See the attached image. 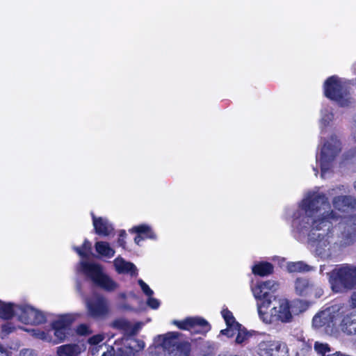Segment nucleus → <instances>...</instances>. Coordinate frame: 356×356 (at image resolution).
Wrapping results in <instances>:
<instances>
[{"mask_svg":"<svg viewBox=\"0 0 356 356\" xmlns=\"http://www.w3.org/2000/svg\"><path fill=\"white\" fill-rule=\"evenodd\" d=\"M331 208L323 193L307 192L293 213L292 227L298 237H308V243L316 254L323 259L339 255L343 250L356 245V215L343 218Z\"/></svg>","mask_w":356,"mask_h":356,"instance_id":"obj_1","label":"nucleus"},{"mask_svg":"<svg viewBox=\"0 0 356 356\" xmlns=\"http://www.w3.org/2000/svg\"><path fill=\"white\" fill-rule=\"evenodd\" d=\"M341 148V143L335 134L327 137L320 135L316 159L320 165L322 179L329 178L332 175Z\"/></svg>","mask_w":356,"mask_h":356,"instance_id":"obj_2","label":"nucleus"},{"mask_svg":"<svg viewBox=\"0 0 356 356\" xmlns=\"http://www.w3.org/2000/svg\"><path fill=\"white\" fill-rule=\"evenodd\" d=\"M76 270L95 286L104 291H113L119 286L118 284L104 272L103 267L99 264L81 260L76 266Z\"/></svg>","mask_w":356,"mask_h":356,"instance_id":"obj_3","label":"nucleus"},{"mask_svg":"<svg viewBox=\"0 0 356 356\" xmlns=\"http://www.w3.org/2000/svg\"><path fill=\"white\" fill-rule=\"evenodd\" d=\"M327 274L331 288L336 293L356 288L355 266L342 264L337 266Z\"/></svg>","mask_w":356,"mask_h":356,"instance_id":"obj_4","label":"nucleus"},{"mask_svg":"<svg viewBox=\"0 0 356 356\" xmlns=\"http://www.w3.org/2000/svg\"><path fill=\"white\" fill-rule=\"evenodd\" d=\"M350 83L337 76L328 78L324 84L325 96L336 102L341 106H348L353 103L350 96Z\"/></svg>","mask_w":356,"mask_h":356,"instance_id":"obj_5","label":"nucleus"},{"mask_svg":"<svg viewBox=\"0 0 356 356\" xmlns=\"http://www.w3.org/2000/svg\"><path fill=\"white\" fill-rule=\"evenodd\" d=\"M277 288L278 284L273 280L259 282L252 288L253 295L257 300L258 314L263 322L270 321L266 310L273 303L274 298H276L272 295V293L275 291Z\"/></svg>","mask_w":356,"mask_h":356,"instance_id":"obj_6","label":"nucleus"},{"mask_svg":"<svg viewBox=\"0 0 356 356\" xmlns=\"http://www.w3.org/2000/svg\"><path fill=\"white\" fill-rule=\"evenodd\" d=\"M344 312L345 305H334L314 316L313 326L316 328L323 327L325 332L332 334L337 331L338 319Z\"/></svg>","mask_w":356,"mask_h":356,"instance_id":"obj_7","label":"nucleus"},{"mask_svg":"<svg viewBox=\"0 0 356 356\" xmlns=\"http://www.w3.org/2000/svg\"><path fill=\"white\" fill-rule=\"evenodd\" d=\"M273 308L270 310L268 315L270 321L264 322L270 324L274 321H280L283 323L290 322L292 319V314L290 310L289 302L284 298H274L273 300Z\"/></svg>","mask_w":356,"mask_h":356,"instance_id":"obj_8","label":"nucleus"},{"mask_svg":"<svg viewBox=\"0 0 356 356\" xmlns=\"http://www.w3.org/2000/svg\"><path fill=\"white\" fill-rule=\"evenodd\" d=\"M145 346L143 340L136 338H126L115 341V356H134L142 351Z\"/></svg>","mask_w":356,"mask_h":356,"instance_id":"obj_9","label":"nucleus"},{"mask_svg":"<svg viewBox=\"0 0 356 356\" xmlns=\"http://www.w3.org/2000/svg\"><path fill=\"white\" fill-rule=\"evenodd\" d=\"M17 311L19 321L25 324L39 325L46 321L44 313L31 305H21Z\"/></svg>","mask_w":356,"mask_h":356,"instance_id":"obj_10","label":"nucleus"},{"mask_svg":"<svg viewBox=\"0 0 356 356\" xmlns=\"http://www.w3.org/2000/svg\"><path fill=\"white\" fill-rule=\"evenodd\" d=\"M172 324L179 329L196 333H205L211 328L209 323L205 319L197 316L189 317L183 321L174 320Z\"/></svg>","mask_w":356,"mask_h":356,"instance_id":"obj_11","label":"nucleus"},{"mask_svg":"<svg viewBox=\"0 0 356 356\" xmlns=\"http://www.w3.org/2000/svg\"><path fill=\"white\" fill-rule=\"evenodd\" d=\"M257 353L260 356H289L286 345L279 341H264L260 342Z\"/></svg>","mask_w":356,"mask_h":356,"instance_id":"obj_12","label":"nucleus"},{"mask_svg":"<svg viewBox=\"0 0 356 356\" xmlns=\"http://www.w3.org/2000/svg\"><path fill=\"white\" fill-rule=\"evenodd\" d=\"M88 314L93 318L106 316L109 311L108 300L103 296L95 295L86 300Z\"/></svg>","mask_w":356,"mask_h":356,"instance_id":"obj_13","label":"nucleus"},{"mask_svg":"<svg viewBox=\"0 0 356 356\" xmlns=\"http://www.w3.org/2000/svg\"><path fill=\"white\" fill-rule=\"evenodd\" d=\"M294 289L296 293L300 296H314L315 298H320L323 294L321 287L306 277H298L294 282Z\"/></svg>","mask_w":356,"mask_h":356,"instance_id":"obj_14","label":"nucleus"},{"mask_svg":"<svg viewBox=\"0 0 356 356\" xmlns=\"http://www.w3.org/2000/svg\"><path fill=\"white\" fill-rule=\"evenodd\" d=\"M347 306L345 312L340 314L337 323V328L348 335H356V318Z\"/></svg>","mask_w":356,"mask_h":356,"instance_id":"obj_15","label":"nucleus"},{"mask_svg":"<svg viewBox=\"0 0 356 356\" xmlns=\"http://www.w3.org/2000/svg\"><path fill=\"white\" fill-rule=\"evenodd\" d=\"M72 319L69 316H61L51 323L52 329L54 330V336L57 341H54V344L63 341L68 334L69 326Z\"/></svg>","mask_w":356,"mask_h":356,"instance_id":"obj_16","label":"nucleus"},{"mask_svg":"<svg viewBox=\"0 0 356 356\" xmlns=\"http://www.w3.org/2000/svg\"><path fill=\"white\" fill-rule=\"evenodd\" d=\"M129 232L130 233H135L137 234L134 238V242L138 245H140V242L145 239H156V234L153 232L152 227L147 224L134 226L129 230Z\"/></svg>","mask_w":356,"mask_h":356,"instance_id":"obj_17","label":"nucleus"},{"mask_svg":"<svg viewBox=\"0 0 356 356\" xmlns=\"http://www.w3.org/2000/svg\"><path fill=\"white\" fill-rule=\"evenodd\" d=\"M334 119L333 109L328 106H324L320 111V117L318 119V127L320 135H325L328 128L332 125Z\"/></svg>","mask_w":356,"mask_h":356,"instance_id":"obj_18","label":"nucleus"},{"mask_svg":"<svg viewBox=\"0 0 356 356\" xmlns=\"http://www.w3.org/2000/svg\"><path fill=\"white\" fill-rule=\"evenodd\" d=\"M332 204L335 210L346 212L356 209V199L350 195H335L332 199Z\"/></svg>","mask_w":356,"mask_h":356,"instance_id":"obj_19","label":"nucleus"},{"mask_svg":"<svg viewBox=\"0 0 356 356\" xmlns=\"http://www.w3.org/2000/svg\"><path fill=\"white\" fill-rule=\"evenodd\" d=\"M179 333L177 332H170L165 334L158 335L155 341L165 349L171 350L175 348L178 343H182L179 341L178 337Z\"/></svg>","mask_w":356,"mask_h":356,"instance_id":"obj_20","label":"nucleus"},{"mask_svg":"<svg viewBox=\"0 0 356 356\" xmlns=\"http://www.w3.org/2000/svg\"><path fill=\"white\" fill-rule=\"evenodd\" d=\"M91 215L92 218V224L96 234L106 236L113 232V227L106 218L102 217L97 218L92 213Z\"/></svg>","mask_w":356,"mask_h":356,"instance_id":"obj_21","label":"nucleus"},{"mask_svg":"<svg viewBox=\"0 0 356 356\" xmlns=\"http://www.w3.org/2000/svg\"><path fill=\"white\" fill-rule=\"evenodd\" d=\"M115 270L119 274H129L131 276H136L138 269L131 262L127 261L121 257H118L113 261Z\"/></svg>","mask_w":356,"mask_h":356,"instance_id":"obj_22","label":"nucleus"},{"mask_svg":"<svg viewBox=\"0 0 356 356\" xmlns=\"http://www.w3.org/2000/svg\"><path fill=\"white\" fill-rule=\"evenodd\" d=\"M83 350L81 346L70 343L57 348V356H78Z\"/></svg>","mask_w":356,"mask_h":356,"instance_id":"obj_23","label":"nucleus"},{"mask_svg":"<svg viewBox=\"0 0 356 356\" xmlns=\"http://www.w3.org/2000/svg\"><path fill=\"white\" fill-rule=\"evenodd\" d=\"M90 352L93 356H115V342L113 346H108L106 344L93 346L90 347Z\"/></svg>","mask_w":356,"mask_h":356,"instance_id":"obj_24","label":"nucleus"},{"mask_svg":"<svg viewBox=\"0 0 356 356\" xmlns=\"http://www.w3.org/2000/svg\"><path fill=\"white\" fill-rule=\"evenodd\" d=\"M21 305H13L11 303H4L0 301V318L8 319L13 316H19L17 309Z\"/></svg>","mask_w":356,"mask_h":356,"instance_id":"obj_25","label":"nucleus"},{"mask_svg":"<svg viewBox=\"0 0 356 356\" xmlns=\"http://www.w3.org/2000/svg\"><path fill=\"white\" fill-rule=\"evenodd\" d=\"M95 246L97 252L102 257L110 259L115 255V251L108 242L97 241Z\"/></svg>","mask_w":356,"mask_h":356,"instance_id":"obj_26","label":"nucleus"},{"mask_svg":"<svg viewBox=\"0 0 356 356\" xmlns=\"http://www.w3.org/2000/svg\"><path fill=\"white\" fill-rule=\"evenodd\" d=\"M252 273L259 276H266L273 273V266L268 262H258L252 267Z\"/></svg>","mask_w":356,"mask_h":356,"instance_id":"obj_27","label":"nucleus"},{"mask_svg":"<svg viewBox=\"0 0 356 356\" xmlns=\"http://www.w3.org/2000/svg\"><path fill=\"white\" fill-rule=\"evenodd\" d=\"M191 345L188 342L178 343L169 350L170 356H191Z\"/></svg>","mask_w":356,"mask_h":356,"instance_id":"obj_28","label":"nucleus"},{"mask_svg":"<svg viewBox=\"0 0 356 356\" xmlns=\"http://www.w3.org/2000/svg\"><path fill=\"white\" fill-rule=\"evenodd\" d=\"M286 269L289 273L308 272L312 270V267L303 261L288 262Z\"/></svg>","mask_w":356,"mask_h":356,"instance_id":"obj_29","label":"nucleus"},{"mask_svg":"<svg viewBox=\"0 0 356 356\" xmlns=\"http://www.w3.org/2000/svg\"><path fill=\"white\" fill-rule=\"evenodd\" d=\"M314 350L316 352L321 356H330L333 353H330L331 351L330 347L327 343H323L320 342H315Z\"/></svg>","mask_w":356,"mask_h":356,"instance_id":"obj_30","label":"nucleus"},{"mask_svg":"<svg viewBox=\"0 0 356 356\" xmlns=\"http://www.w3.org/2000/svg\"><path fill=\"white\" fill-rule=\"evenodd\" d=\"M309 307V302L305 300H296L293 301L291 309L294 314H298L305 312Z\"/></svg>","mask_w":356,"mask_h":356,"instance_id":"obj_31","label":"nucleus"},{"mask_svg":"<svg viewBox=\"0 0 356 356\" xmlns=\"http://www.w3.org/2000/svg\"><path fill=\"white\" fill-rule=\"evenodd\" d=\"M221 314L227 326H235V327L240 326V324L236 321L232 313L227 309H224Z\"/></svg>","mask_w":356,"mask_h":356,"instance_id":"obj_32","label":"nucleus"},{"mask_svg":"<svg viewBox=\"0 0 356 356\" xmlns=\"http://www.w3.org/2000/svg\"><path fill=\"white\" fill-rule=\"evenodd\" d=\"M112 325L113 327L124 330L126 333L129 334L131 322L124 318H119L113 321Z\"/></svg>","mask_w":356,"mask_h":356,"instance_id":"obj_33","label":"nucleus"},{"mask_svg":"<svg viewBox=\"0 0 356 356\" xmlns=\"http://www.w3.org/2000/svg\"><path fill=\"white\" fill-rule=\"evenodd\" d=\"M32 335L35 338L41 339L44 341L51 342V337L48 334L40 330H31Z\"/></svg>","mask_w":356,"mask_h":356,"instance_id":"obj_34","label":"nucleus"},{"mask_svg":"<svg viewBox=\"0 0 356 356\" xmlns=\"http://www.w3.org/2000/svg\"><path fill=\"white\" fill-rule=\"evenodd\" d=\"M236 342L237 343H242L248 337L247 332L241 328V325H240V327L236 331Z\"/></svg>","mask_w":356,"mask_h":356,"instance_id":"obj_35","label":"nucleus"},{"mask_svg":"<svg viewBox=\"0 0 356 356\" xmlns=\"http://www.w3.org/2000/svg\"><path fill=\"white\" fill-rule=\"evenodd\" d=\"M138 284L140 285L142 291L146 296H152L154 294V291L149 288V286L143 280H138Z\"/></svg>","mask_w":356,"mask_h":356,"instance_id":"obj_36","label":"nucleus"},{"mask_svg":"<svg viewBox=\"0 0 356 356\" xmlns=\"http://www.w3.org/2000/svg\"><path fill=\"white\" fill-rule=\"evenodd\" d=\"M104 339V337L103 334H96L89 338L88 343H90V347L93 346H100L99 343H101Z\"/></svg>","mask_w":356,"mask_h":356,"instance_id":"obj_37","label":"nucleus"},{"mask_svg":"<svg viewBox=\"0 0 356 356\" xmlns=\"http://www.w3.org/2000/svg\"><path fill=\"white\" fill-rule=\"evenodd\" d=\"M227 327L220 331V334L226 335L228 337H232L236 334V331L240 327V326L235 327V326H227Z\"/></svg>","mask_w":356,"mask_h":356,"instance_id":"obj_38","label":"nucleus"},{"mask_svg":"<svg viewBox=\"0 0 356 356\" xmlns=\"http://www.w3.org/2000/svg\"><path fill=\"white\" fill-rule=\"evenodd\" d=\"M1 327H2V331L1 333V338H3L7 334L12 332L15 329L10 323H6L3 324Z\"/></svg>","mask_w":356,"mask_h":356,"instance_id":"obj_39","label":"nucleus"},{"mask_svg":"<svg viewBox=\"0 0 356 356\" xmlns=\"http://www.w3.org/2000/svg\"><path fill=\"white\" fill-rule=\"evenodd\" d=\"M147 305L153 309H156L160 306V301L152 296H148L147 300Z\"/></svg>","mask_w":356,"mask_h":356,"instance_id":"obj_40","label":"nucleus"},{"mask_svg":"<svg viewBox=\"0 0 356 356\" xmlns=\"http://www.w3.org/2000/svg\"><path fill=\"white\" fill-rule=\"evenodd\" d=\"M73 249L81 258H88L90 254V252L86 251L83 246L80 248L74 246Z\"/></svg>","mask_w":356,"mask_h":356,"instance_id":"obj_41","label":"nucleus"},{"mask_svg":"<svg viewBox=\"0 0 356 356\" xmlns=\"http://www.w3.org/2000/svg\"><path fill=\"white\" fill-rule=\"evenodd\" d=\"M127 236V233L124 230H120L119 233V237L118 239V244L119 246L125 248V238Z\"/></svg>","mask_w":356,"mask_h":356,"instance_id":"obj_42","label":"nucleus"},{"mask_svg":"<svg viewBox=\"0 0 356 356\" xmlns=\"http://www.w3.org/2000/svg\"><path fill=\"white\" fill-rule=\"evenodd\" d=\"M76 331H77V333L80 335H86L91 332L90 327L88 325H84V324L80 325L77 327Z\"/></svg>","mask_w":356,"mask_h":356,"instance_id":"obj_43","label":"nucleus"},{"mask_svg":"<svg viewBox=\"0 0 356 356\" xmlns=\"http://www.w3.org/2000/svg\"><path fill=\"white\" fill-rule=\"evenodd\" d=\"M141 327H142L141 323H136L135 324H132L131 323V327H129V334H136L138 332V330L141 328Z\"/></svg>","mask_w":356,"mask_h":356,"instance_id":"obj_44","label":"nucleus"},{"mask_svg":"<svg viewBox=\"0 0 356 356\" xmlns=\"http://www.w3.org/2000/svg\"><path fill=\"white\" fill-rule=\"evenodd\" d=\"M19 356H37L36 353L30 348H24L20 350Z\"/></svg>","mask_w":356,"mask_h":356,"instance_id":"obj_45","label":"nucleus"},{"mask_svg":"<svg viewBox=\"0 0 356 356\" xmlns=\"http://www.w3.org/2000/svg\"><path fill=\"white\" fill-rule=\"evenodd\" d=\"M345 191L344 186L340 185L328 191L329 195H337L339 192Z\"/></svg>","mask_w":356,"mask_h":356,"instance_id":"obj_46","label":"nucleus"},{"mask_svg":"<svg viewBox=\"0 0 356 356\" xmlns=\"http://www.w3.org/2000/svg\"><path fill=\"white\" fill-rule=\"evenodd\" d=\"M12 352L0 344V356H11Z\"/></svg>","mask_w":356,"mask_h":356,"instance_id":"obj_47","label":"nucleus"},{"mask_svg":"<svg viewBox=\"0 0 356 356\" xmlns=\"http://www.w3.org/2000/svg\"><path fill=\"white\" fill-rule=\"evenodd\" d=\"M83 248H85L86 251L90 252L91 253V243L86 239L82 245Z\"/></svg>","mask_w":356,"mask_h":356,"instance_id":"obj_48","label":"nucleus"},{"mask_svg":"<svg viewBox=\"0 0 356 356\" xmlns=\"http://www.w3.org/2000/svg\"><path fill=\"white\" fill-rule=\"evenodd\" d=\"M350 302L352 308H356V291L352 294Z\"/></svg>","mask_w":356,"mask_h":356,"instance_id":"obj_49","label":"nucleus"},{"mask_svg":"<svg viewBox=\"0 0 356 356\" xmlns=\"http://www.w3.org/2000/svg\"><path fill=\"white\" fill-rule=\"evenodd\" d=\"M351 136L354 142L356 143V127L355 126H353Z\"/></svg>","mask_w":356,"mask_h":356,"instance_id":"obj_50","label":"nucleus"},{"mask_svg":"<svg viewBox=\"0 0 356 356\" xmlns=\"http://www.w3.org/2000/svg\"><path fill=\"white\" fill-rule=\"evenodd\" d=\"M313 170L314 172L315 176H317L318 172L317 168H313Z\"/></svg>","mask_w":356,"mask_h":356,"instance_id":"obj_51","label":"nucleus"},{"mask_svg":"<svg viewBox=\"0 0 356 356\" xmlns=\"http://www.w3.org/2000/svg\"><path fill=\"white\" fill-rule=\"evenodd\" d=\"M296 356H308V355H305L303 353H297Z\"/></svg>","mask_w":356,"mask_h":356,"instance_id":"obj_52","label":"nucleus"},{"mask_svg":"<svg viewBox=\"0 0 356 356\" xmlns=\"http://www.w3.org/2000/svg\"><path fill=\"white\" fill-rule=\"evenodd\" d=\"M324 269H325V266H321V269H320L321 273H322L324 270Z\"/></svg>","mask_w":356,"mask_h":356,"instance_id":"obj_53","label":"nucleus"},{"mask_svg":"<svg viewBox=\"0 0 356 356\" xmlns=\"http://www.w3.org/2000/svg\"><path fill=\"white\" fill-rule=\"evenodd\" d=\"M353 126L356 127V115L354 118V124Z\"/></svg>","mask_w":356,"mask_h":356,"instance_id":"obj_54","label":"nucleus"},{"mask_svg":"<svg viewBox=\"0 0 356 356\" xmlns=\"http://www.w3.org/2000/svg\"><path fill=\"white\" fill-rule=\"evenodd\" d=\"M121 296H122V298L125 297V295L124 293H122Z\"/></svg>","mask_w":356,"mask_h":356,"instance_id":"obj_55","label":"nucleus"},{"mask_svg":"<svg viewBox=\"0 0 356 356\" xmlns=\"http://www.w3.org/2000/svg\"><path fill=\"white\" fill-rule=\"evenodd\" d=\"M355 188L356 189V181L355 182Z\"/></svg>","mask_w":356,"mask_h":356,"instance_id":"obj_56","label":"nucleus"}]
</instances>
